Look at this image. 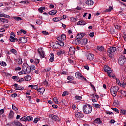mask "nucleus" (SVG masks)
I'll use <instances>...</instances> for the list:
<instances>
[{"label": "nucleus", "instance_id": "f257e3e1", "mask_svg": "<svg viewBox=\"0 0 126 126\" xmlns=\"http://www.w3.org/2000/svg\"><path fill=\"white\" fill-rule=\"evenodd\" d=\"M83 112L84 114H90L92 112V107L89 104L84 105L83 107Z\"/></svg>", "mask_w": 126, "mask_h": 126}, {"label": "nucleus", "instance_id": "f03ea898", "mask_svg": "<svg viewBox=\"0 0 126 126\" xmlns=\"http://www.w3.org/2000/svg\"><path fill=\"white\" fill-rule=\"evenodd\" d=\"M116 51H117V48L115 47H111L108 48L107 50V53L108 54L109 57H110V58H113L114 54Z\"/></svg>", "mask_w": 126, "mask_h": 126}, {"label": "nucleus", "instance_id": "7ed1b4c3", "mask_svg": "<svg viewBox=\"0 0 126 126\" xmlns=\"http://www.w3.org/2000/svg\"><path fill=\"white\" fill-rule=\"evenodd\" d=\"M119 91V87L117 86L111 87L110 88L111 94H112L113 97H116L117 95V92Z\"/></svg>", "mask_w": 126, "mask_h": 126}, {"label": "nucleus", "instance_id": "20e7f679", "mask_svg": "<svg viewBox=\"0 0 126 126\" xmlns=\"http://www.w3.org/2000/svg\"><path fill=\"white\" fill-rule=\"evenodd\" d=\"M22 69L26 72V74L28 75L30 73L31 70L30 69V66H28V64L26 63H24L22 66Z\"/></svg>", "mask_w": 126, "mask_h": 126}, {"label": "nucleus", "instance_id": "39448f33", "mask_svg": "<svg viewBox=\"0 0 126 126\" xmlns=\"http://www.w3.org/2000/svg\"><path fill=\"white\" fill-rule=\"evenodd\" d=\"M126 59L125 56H121L118 59V63L120 64V65H124L125 64V63H126Z\"/></svg>", "mask_w": 126, "mask_h": 126}, {"label": "nucleus", "instance_id": "423d86ee", "mask_svg": "<svg viewBox=\"0 0 126 126\" xmlns=\"http://www.w3.org/2000/svg\"><path fill=\"white\" fill-rule=\"evenodd\" d=\"M38 54H39L40 58H41L42 59L46 57V55H45V51H44V49L42 47L38 48Z\"/></svg>", "mask_w": 126, "mask_h": 126}, {"label": "nucleus", "instance_id": "0eeeda50", "mask_svg": "<svg viewBox=\"0 0 126 126\" xmlns=\"http://www.w3.org/2000/svg\"><path fill=\"white\" fill-rule=\"evenodd\" d=\"M77 43L80 44L81 45H86L88 43V39H83L82 40H77Z\"/></svg>", "mask_w": 126, "mask_h": 126}, {"label": "nucleus", "instance_id": "6e6552de", "mask_svg": "<svg viewBox=\"0 0 126 126\" xmlns=\"http://www.w3.org/2000/svg\"><path fill=\"white\" fill-rule=\"evenodd\" d=\"M49 118H50L53 121H55L56 122H60V118L54 114H51L49 115Z\"/></svg>", "mask_w": 126, "mask_h": 126}, {"label": "nucleus", "instance_id": "1a4fd4ad", "mask_svg": "<svg viewBox=\"0 0 126 126\" xmlns=\"http://www.w3.org/2000/svg\"><path fill=\"white\" fill-rule=\"evenodd\" d=\"M104 70L105 72H107L108 76H111V73H112V70H111V68L109 66H104Z\"/></svg>", "mask_w": 126, "mask_h": 126}, {"label": "nucleus", "instance_id": "9d476101", "mask_svg": "<svg viewBox=\"0 0 126 126\" xmlns=\"http://www.w3.org/2000/svg\"><path fill=\"white\" fill-rule=\"evenodd\" d=\"M86 57L89 61H92L94 59V55L92 53H88L86 54Z\"/></svg>", "mask_w": 126, "mask_h": 126}, {"label": "nucleus", "instance_id": "9b49d317", "mask_svg": "<svg viewBox=\"0 0 126 126\" xmlns=\"http://www.w3.org/2000/svg\"><path fill=\"white\" fill-rule=\"evenodd\" d=\"M75 117H76V118H78L79 119H81L84 117V115L83 114H82V113L77 112L75 113Z\"/></svg>", "mask_w": 126, "mask_h": 126}, {"label": "nucleus", "instance_id": "f8f14e48", "mask_svg": "<svg viewBox=\"0 0 126 126\" xmlns=\"http://www.w3.org/2000/svg\"><path fill=\"white\" fill-rule=\"evenodd\" d=\"M84 36H85V33H81L77 35L76 38L77 40H80V39H82Z\"/></svg>", "mask_w": 126, "mask_h": 126}, {"label": "nucleus", "instance_id": "ddd939ff", "mask_svg": "<svg viewBox=\"0 0 126 126\" xmlns=\"http://www.w3.org/2000/svg\"><path fill=\"white\" fill-rule=\"evenodd\" d=\"M14 86L16 89V90H23L24 88L21 86H18L17 84H15Z\"/></svg>", "mask_w": 126, "mask_h": 126}, {"label": "nucleus", "instance_id": "4468645a", "mask_svg": "<svg viewBox=\"0 0 126 126\" xmlns=\"http://www.w3.org/2000/svg\"><path fill=\"white\" fill-rule=\"evenodd\" d=\"M30 62L32 63H35L36 64H38V63H40V60L37 59L36 60H35V61L33 59H31Z\"/></svg>", "mask_w": 126, "mask_h": 126}, {"label": "nucleus", "instance_id": "2eb2a0df", "mask_svg": "<svg viewBox=\"0 0 126 126\" xmlns=\"http://www.w3.org/2000/svg\"><path fill=\"white\" fill-rule=\"evenodd\" d=\"M65 51L63 50H59L58 52H57V56H62V55H63L65 54Z\"/></svg>", "mask_w": 126, "mask_h": 126}, {"label": "nucleus", "instance_id": "dca6fc26", "mask_svg": "<svg viewBox=\"0 0 126 126\" xmlns=\"http://www.w3.org/2000/svg\"><path fill=\"white\" fill-rule=\"evenodd\" d=\"M57 12V10H52V11H49L48 13L50 15H55Z\"/></svg>", "mask_w": 126, "mask_h": 126}, {"label": "nucleus", "instance_id": "f3484780", "mask_svg": "<svg viewBox=\"0 0 126 126\" xmlns=\"http://www.w3.org/2000/svg\"><path fill=\"white\" fill-rule=\"evenodd\" d=\"M94 3V2L92 0H88L86 1V4H87V5H93Z\"/></svg>", "mask_w": 126, "mask_h": 126}, {"label": "nucleus", "instance_id": "a211bd4d", "mask_svg": "<svg viewBox=\"0 0 126 126\" xmlns=\"http://www.w3.org/2000/svg\"><path fill=\"white\" fill-rule=\"evenodd\" d=\"M61 20H62V18L59 17H56L53 19V21H54V22H58V21H61Z\"/></svg>", "mask_w": 126, "mask_h": 126}, {"label": "nucleus", "instance_id": "6ab92c4d", "mask_svg": "<svg viewBox=\"0 0 126 126\" xmlns=\"http://www.w3.org/2000/svg\"><path fill=\"white\" fill-rule=\"evenodd\" d=\"M15 61L18 64H22V59L21 58L16 59Z\"/></svg>", "mask_w": 126, "mask_h": 126}, {"label": "nucleus", "instance_id": "aec40b11", "mask_svg": "<svg viewBox=\"0 0 126 126\" xmlns=\"http://www.w3.org/2000/svg\"><path fill=\"white\" fill-rule=\"evenodd\" d=\"M24 79L26 81H30L32 78L30 75H27L26 76L24 77Z\"/></svg>", "mask_w": 126, "mask_h": 126}, {"label": "nucleus", "instance_id": "412c9836", "mask_svg": "<svg viewBox=\"0 0 126 126\" xmlns=\"http://www.w3.org/2000/svg\"><path fill=\"white\" fill-rule=\"evenodd\" d=\"M97 50L99 51V52H104L105 51V48H104V46H98L97 48Z\"/></svg>", "mask_w": 126, "mask_h": 126}, {"label": "nucleus", "instance_id": "4be33fe9", "mask_svg": "<svg viewBox=\"0 0 126 126\" xmlns=\"http://www.w3.org/2000/svg\"><path fill=\"white\" fill-rule=\"evenodd\" d=\"M77 25H85L86 23L84 20H81L78 22Z\"/></svg>", "mask_w": 126, "mask_h": 126}, {"label": "nucleus", "instance_id": "5701e85b", "mask_svg": "<svg viewBox=\"0 0 126 126\" xmlns=\"http://www.w3.org/2000/svg\"><path fill=\"white\" fill-rule=\"evenodd\" d=\"M54 60H55V59L54 58V53H50V58L49 59V61L52 63V62H54Z\"/></svg>", "mask_w": 126, "mask_h": 126}, {"label": "nucleus", "instance_id": "b1692460", "mask_svg": "<svg viewBox=\"0 0 126 126\" xmlns=\"http://www.w3.org/2000/svg\"><path fill=\"white\" fill-rule=\"evenodd\" d=\"M59 43L58 42L54 43L53 45H52V48L53 49H59Z\"/></svg>", "mask_w": 126, "mask_h": 126}, {"label": "nucleus", "instance_id": "393cba45", "mask_svg": "<svg viewBox=\"0 0 126 126\" xmlns=\"http://www.w3.org/2000/svg\"><path fill=\"white\" fill-rule=\"evenodd\" d=\"M92 106L94 108H97V109H99V108H101V105H100L99 104L93 103Z\"/></svg>", "mask_w": 126, "mask_h": 126}, {"label": "nucleus", "instance_id": "a878e982", "mask_svg": "<svg viewBox=\"0 0 126 126\" xmlns=\"http://www.w3.org/2000/svg\"><path fill=\"white\" fill-rule=\"evenodd\" d=\"M82 75L81 74V73H80L78 72H77L75 73V76H76V78L80 79V77H81Z\"/></svg>", "mask_w": 126, "mask_h": 126}, {"label": "nucleus", "instance_id": "bb28decb", "mask_svg": "<svg viewBox=\"0 0 126 126\" xmlns=\"http://www.w3.org/2000/svg\"><path fill=\"white\" fill-rule=\"evenodd\" d=\"M0 21L3 22V23H8V20L5 18H0Z\"/></svg>", "mask_w": 126, "mask_h": 126}, {"label": "nucleus", "instance_id": "cd10ccee", "mask_svg": "<svg viewBox=\"0 0 126 126\" xmlns=\"http://www.w3.org/2000/svg\"><path fill=\"white\" fill-rule=\"evenodd\" d=\"M94 123H96V124H102V121L100 118H96L94 120Z\"/></svg>", "mask_w": 126, "mask_h": 126}, {"label": "nucleus", "instance_id": "c85d7f7f", "mask_svg": "<svg viewBox=\"0 0 126 126\" xmlns=\"http://www.w3.org/2000/svg\"><path fill=\"white\" fill-rule=\"evenodd\" d=\"M57 43H58L59 46L60 47H63L64 46V42L63 41H56Z\"/></svg>", "mask_w": 126, "mask_h": 126}, {"label": "nucleus", "instance_id": "c756f323", "mask_svg": "<svg viewBox=\"0 0 126 126\" xmlns=\"http://www.w3.org/2000/svg\"><path fill=\"white\" fill-rule=\"evenodd\" d=\"M26 122H27V121L28 122H29V121H33V117L32 116H27L26 117Z\"/></svg>", "mask_w": 126, "mask_h": 126}, {"label": "nucleus", "instance_id": "7c9ffc66", "mask_svg": "<svg viewBox=\"0 0 126 126\" xmlns=\"http://www.w3.org/2000/svg\"><path fill=\"white\" fill-rule=\"evenodd\" d=\"M14 123L15 124V126H22V124L21 123H20L19 122L17 121H15L14 122Z\"/></svg>", "mask_w": 126, "mask_h": 126}, {"label": "nucleus", "instance_id": "2f4dec72", "mask_svg": "<svg viewBox=\"0 0 126 126\" xmlns=\"http://www.w3.org/2000/svg\"><path fill=\"white\" fill-rule=\"evenodd\" d=\"M0 17H5V18H9V17H10V16L6 14H0Z\"/></svg>", "mask_w": 126, "mask_h": 126}, {"label": "nucleus", "instance_id": "473e14b6", "mask_svg": "<svg viewBox=\"0 0 126 126\" xmlns=\"http://www.w3.org/2000/svg\"><path fill=\"white\" fill-rule=\"evenodd\" d=\"M45 9H46V8L45 7H40L39 8H38V11L39 12H40V13H43L44 12V10H45Z\"/></svg>", "mask_w": 126, "mask_h": 126}, {"label": "nucleus", "instance_id": "72a5a7b5", "mask_svg": "<svg viewBox=\"0 0 126 126\" xmlns=\"http://www.w3.org/2000/svg\"><path fill=\"white\" fill-rule=\"evenodd\" d=\"M69 52H70V53H75V48L70 47Z\"/></svg>", "mask_w": 126, "mask_h": 126}, {"label": "nucleus", "instance_id": "f704fd0d", "mask_svg": "<svg viewBox=\"0 0 126 126\" xmlns=\"http://www.w3.org/2000/svg\"><path fill=\"white\" fill-rule=\"evenodd\" d=\"M21 33H23V34H26V33H27V32H26V31H25L23 29H21V30H20V32H19L18 35H21Z\"/></svg>", "mask_w": 126, "mask_h": 126}, {"label": "nucleus", "instance_id": "c9c22d12", "mask_svg": "<svg viewBox=\"0 0 126 126\" xmlns=\"http://www.w3.org/2000/svg\"><path fill=\"white\" fill-rule=\"evenodd\" d=\"M123 79H124V78H123V79H122L123 80V81H122V83H120V85H119L121 87H125L126 86V83H125V82Z\"/></svg>", "mask_w": 126, "mask_h": 126}, {"label": "nucleus", "instance_id": "e433bc0d", "mask_svg": "<svg viewBox=\"0 0 126 126\" xmlns=\"http://www.w3.org/2000/svg\"><path fill=\"white\" fill-rule=\"evenodd\" d=\"M10 38L9 39V40H10V42H11L12 43L15 42V38L13 37V36L11 35L10 36Z\"/></svg>", "mask_w": 126, "mask_h": 126}, {"label": "nucleus", "instance_id": "4c0bfd02", "mask_svg": "<svg viewBox=\"0 0 126 126\" xmlns=\"http://www.w3.org/2000/svg\"><path fill=\"white\" fill-rule=\"evenodd\" d=\"M68 95V92L66 91H64L63 94H62V97H65V96H67Z\"/></svg>", "mask_w": 126, "mask_h": 126}, {"label": "nucleus", "instance_id": "58836bf2", "mask_svg": "<svg viewBox=\"0 0 126 126\" xmlns=\"http://www.w3.org/2000/svg\"><path fill=\"white\" fill-rule=\"evenodd\" d=\"M61 37L63 41H64L66 39V35H65V34L61 35Z\"/></svg>", "mask_w": 126, "mask_h": 126}, {"label": "nucleus", "instance_id": "ea45409f", "mask_svg": "<svg viewBox=\"0 0 126 126\" xmlns=\"http://www.w3.org/2000/svg\"><path fill=\"white\" fill-rule=\"evenodd\" d=\"M0 64L1 66H6V63H5V62H0Z\"/></svg>", "mask_w": 126, "mask_h": 126}, {"label": "nucleus", "instance_id": "a19ab883", "mask_svg": "<svg viewBox=\"0 0 126 126\" xmlns=\"http://www.w3.org/2000/svg\"><path fill=\"white\" fill-rule=\"evenodd\" d=\"M31 70H35L36 69V67L34 65H31L30 67Z\"/></svg>", "mask_w": 126, "mask_h": 126}, {"label": "nucleus", "instance_id": "79ce46f5", "mask_svg": "<svg viewBox=\"0 0 126 126\" xmlns=\"http://www.w3.org/2000/svg\"><path fill=\"white\" fill-rule=\"evenodd\" d=\"M10 118H12L14 116V113L12 110H11L9 115Z\"/></svg>", "mask_w": 126, "mask_h": 126}, {"label": "nucleus", "instance_id": "37998d69", "mask_svg": "<svg viewBox=\"0 0 126 126\" xmlns=\"http://www.w3.org/2000/svg\"><path fill=\"white\" fill-rule=\"evenodd\" d=\"M39 121H40V118H35L33 121V123H35V124H37L38 123V122H39Z\"/></svg>", "mask_w": 126, "mask_h": 126}, {"label": "nucleus", "instance_id": "c03bdc74", "mask_svg": "<svg viewBox=\"0 0 126 126\" xmlns=\"http://www.w3.org/2000/svg\"><path fill=\"white\" fill-rule=\"evenodd\" d=\"M111 109L113 110V111H114L116 113H117V114H119V113H120L119 109H118L117 108H111Z\"/></svg>", "mask_w": 126, "mask_h": 126}, {"label": "nucleus", "instance_id": "a18cd8bd", "mask_svg": "<svg viewBox=\"0 0 126 126\" xmlns=\"http://www.w3.org/2000/svg\"><path fill=\"white\" fill-rule=\"evenodd\" d=\"M112 9H113V8L112 7H109L108 9H106L105 12H110V11H112Z\"/></svg>", "mask_w": 126, "mask_h": 126}, {"label": "nucleus", "instance_id": "49530a36", "mask_svg": "<svg viewBox=\"0 0 126 126\" xmlns=\"http://www.w3.org/2000/svg\"><path fill=\"white\" fill-rule=\"evenodd\" d=\"M67 79H68V80H69L70 81H71L73 80V76H68L67 77Z\"/></svg>", "mask_w": 126, "mask_h": 126}, {"label": "nucleus", "instance_id": "de8ad7c7", "mask_svg": "<svg viewBox=\"0 0 126 126\" xmlns=\"http://www.w3.org/2000/svg\"><path fill=\"white\" fill-rule=\"evenodd\" d=\"M10 52L13 54H17V51L14 49H11Z\"/></svg>", "mask_w": 126, "mask_h": 126}, {"label": "nucleus", "instance_id": "09e8293b", "mask_svg": "<svg viewBox=\"0 0 126 126\" xmlns=\"http://www.w3.org/2000/svg\"><path fill=\"white\" fill-rule=\"evenodd\" d=\"M14 19H15V20H17L18 21L22 20V19H21V18L20 17H14Z\"/></svg>", "mask_w": 126, "mask_h": 126}, {"label": "nucleus", "instance_id": "8fccbe9b", "mask_svg": "<svg viewBox=\"0 0 126 126\" xmlns=\"http://www.w3.org/2000/svg\"><path fill=\"white\" fill-rule=\"evenodd\" d=\"M11 97H12V98H16V97H17V94H11Z\"/></svg>", "mask_w": 126, "mask_h": 126}, {"label": "nucleus", "instance_id": "3c124183", "mask_svg": "<svg viewBox=\"0 0 126 126\" xmlns=\"http://www.w3.org/2000/svg\"><path fill=\"white\" fill-rule=\"evenodd\" d=\"M19 75H21V74H26V72L25 70H23L22 71H21L19 72Z\"/></svg>", "mask_w": 126, "mask_h": 126}, {"label": "nucleus", "instance_id": "603ef678", "mask_svg": "<svg viewBox=\"0 0 126 126\" xmlns=\"http://www.w3.org/2000/svg\"><path fill=\"white\" fill-rule=\"evenodd\" d=\"M120 113L122 115H124V116H126V110H121Z\"/></svg>", "mask_w": 126, "mask_h": 126}, {"label": "nucleus", "instance_id": "864d4df0", "mask_svg": "<svg viewBox=\"0 0 126 126\" xmlns=\"http://www.w3.org/2000/svg\"><path fill=\"white\" fill-rule=\"evenodd\" d=\"M53 101L55 103L59 104V103H58V98H57L56 97L53 98Z\"/></svg>", "mask_w": 126, "mask_h": 126}, {"label": "nucleus", "instance_id": "5fc2aeb1", "mask_svg": "<svg viewBox=\"0 0 126 126\" xmlns=\"http://www.w3.org/2000/svg\"><path fill=\"white\" fill-rule=\"evenodd\" d=\"M36 23L37 24H38V25H41V24H42V23H41V20H36Z\"/></svg>", "mask_w": 126, "mask_h": 126}, {"label": "nucleus", "instance_id": "6e6d98bb", "mask_svg": "<svg viewBox=\"0 0 126 126\" xmlns=\"http://www.w3.org/2000/svg\"><path fill=\"white\" fill-rule=\"evenodd\" d=\"M121 94H122V95L123 96H125V97H126V91H121Z\"/></svg>", "mask_w": 126, "mask_h": 126}, {"label": "nucleus", "instance_id": "4d7b16f0", "mask_svg": "<svg viewBox=\"0 0 126 126\" xmlns=\"http://www.w3.org/2000/svg\"><path fill=\"white\" fill-rule=\"evenodd\" d=\"M20 3H23L24 4H27L28 3H29L28 1H22L20 2Z\"/></svg>", "mask_w": 126, "mask_h": 126}, {"label": "nucleus", "instance_id": "13d9d810", "mask_svg": "<svg viewBox=\"0 0 126 126\" xmlns=\"http://www.w3.org/2000/svg\"><path fill=\"white\" fill-rule=\"evenodd\" d=\"M42 33L44 34V35H49V32L46 31H43Z\"/></svg>", "mask_w": 126, "mask_h": 126}, {"label": "nucleus", "instance_id": "bf43d9fd", "mask_svg": "<svg viewBox=\"0 0 126 126\" xmlns=\"http://www.w3.org/2000/svg\"><path fill=\"white\" fill-rule=\"evenodd\" d=\"M20 121H25V122H26V116L22 117L20 119Z\"/></svg>", "mask_w": 126, "mask_h": 126}, {"label": "nucleus", "instance_id": "052dcab7", "mask_svg": "<svg viewBox=\"0 0 126 126\" xmlns=\"http://www.w3.org/2000/svg\"><path fill=\"white\" fill-rule=\"evenodd\" d=\"M38 88H39V86L38 85H34L32 89L37 90Z\"/></svg>", "mask_w": 126, "mask_h": 126}, {"label": "nucleus", "instance_id": "680f3d73", "mask_svg": "<svg viewBox=\"0 0 126 126\" xmlns=\"http://www.w3.org/2000/svg\"><path fill=\"white\" fill-rule=\"evenodd\" d=\"M114 27H115L116 29H118L119 30L120 28H121V26L119 25H115Z\"/></svg>", "mask_w": 126, "mask_h": 126}, {"label": "nucleus", "instance_id": "e2e57ef3", "mask_svg": "<svg viewBox=\"0 0 126 126\" xmlns=\"http://www.w3.org/2000/svg\"><path fill=\"white\" fill-rule=\"evenodd\" d=\"M12 109L14 111H17L18 109L14 105H12Z\"/></svg>", "mask_w": 126, "mask_h": 126}, {"label": "nucleus", "instance_id": "0e129e2a", "mask_svg": "<svg viewBox=\"0 0 126 126\" xmlns=\"http://www.w3.org/2000/svg\"><path fill=\"white\" fill-rule=\"evenodd\" d=\"M106 114H108V115H113L114 113L111 111H107L105 112Z\"/></svg>", "mask_w": 126, "mask_h": 126}, {"label": "nucleus", "instance_id": "69168bd1", "mask_svg": "<svg viewBox=\"0 0 126 126\" xmlns=\"http://www.w3.org/2000/svg\"><path fill=\"white\" fill-rule=\"evenodd\" d=\"M75 99L76 100H81V99H82V98L79 96H75Z\"/></svg>", "mask_w": 126, "mask_h": 126}, {"label": "nucleus", "instance_id": "338daca9", "mask_svg": "<svg viewBox=\"0 0 126 126\" xmlns=\"http://www.w3.org/2000/svg\"><path fill=\"white\" fill-rule=\"evenodd\" d=\"M24 79L23 78H21V79H20L18 81V82H19V83H21V82H22L23 81H24Z\"/></svg>", "mask_w": 126, "mask_h": 126}, {"label": "nucleus", "instance_id": "774afa93", "mask_svg": "<svg viewBox=\"0 0 126 126\" xmlns=\"http://www.w3.org/2000/svg\"><path fill=\"white\" fill-rule=\"evenodd\" d=\"M51 70V68H47L45 69V72H49Z\"/></svg>", "mask_w": 126, "mask_h": 126}]
</instances>
